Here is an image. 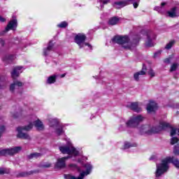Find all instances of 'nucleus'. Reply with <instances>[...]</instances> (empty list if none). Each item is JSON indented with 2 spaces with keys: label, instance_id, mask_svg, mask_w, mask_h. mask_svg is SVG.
<instances>
[{
  "label": "nucleus",
  "instance_id": "f257e3e1",
  "mask_svg": "<svg viewBox=\"0 0 179 179\" xmlns=\"http://www.w3.org/2000/svg\"><path fill=\"white\" fill-rule=\"evenodd\" d=\"M139 40L141 36L139 35H134L129 38L128 36H115L113 38V43L120 44L125 50H135L139 45Z\"/></svg>",
  "mask_w": 179,
  "mask_h": 179
},
{
  "label": "nucleus",
  "instance_id": "f03ea898",
  "mask_svg": "<svg viewBox=\"0 0 179 179\" xmlns=\"http://www.w3.org/2000/svg\"><path fill=\"white\" fill-rule=\"evenodd\" d=\"M170 163H172L176 169H179V161L178 159L174 157H167L162 160L160 164H157V171L155 172V177H160L164 173L169 171L170 169Z\"/></svg>",
  "mask_w": 179,
  "mask_h": 179
},
{
  "label": "nucleus",
  "instance_id": "7ed1b4c3",
  "mask_svg": "<svg viewBox=\"0 0 179 179\" xmlns=\"http://www.w3.org/2000/svg\"><path fill=\"white\" fill-rule=\"evenodd\" d=\"M170 124L166 122H161L158 127H155L150 124H144L139 127V132L141 133L142 135L144 134H147V135H152V134H157L160 132V131H163V129H166V128H170Z\"/></svg>",
  "mask_w": 179,
  "mask_h": 179
},
{
  "label": "nucleus",
  "instance_id": "20e7f679",
  "mask_svg": "<svg viewBox=\"0 0 179 179\" xmlns=\"http://www.w3.org/2000/svg\"><path fill=\"white\" fill-rule=\"evenodd\" d=\"M59 150L63 155H69L74 156V157L79 156V151L78 149L73 147V144H72V142H71L69 140L67 141L66 145L59 146Z\"/></svg>",
  "mask_w": 179,
  "mask_h": 179
},
{
  "label": "nucleus",
  "instance_id": "39448f33",
  "mask_svg": "<svg viewBox=\"0 0 179 179\" xmlns=\"http://www.w3.org/2000/svg\"><path fill=\"white\" fill-rule=\"evenodd\" d=\"M85 171H83L80 173L78 177L72 176L71 174H64V177L65 179H85V177L89 176L92 173V170H93V165L90 163H87L83 165Z\"/></svg>",
  "mask_w": 179,
  "mask_h": 179
},
{
  "label": "nucleus",
  "instance_id": "423d86ee",
  "mask_svg": "<svg viewBox=\"0 0 179 179\" xmlns=\"http://www.w3.org/2000/svg\"><path fill=\"white\" fill-rule=\"evenodd\" d=\"M33 124L30 122L28 125L24 127H19L17 128V138H20L21 139H27V141H30L31 138L30 136L26 133H23V131H30L33 128Z\"/></svg>",
  "mask_w": 179,
  "mask_h": 179
},
{
  "label": "nucleus",
  "instance_id": "0eeeda50",
  "mask_svg": "<svg viewBox=\"0 0 179 179\" xmlns=\"http://www.w3.org/2000/svg\"><path fill=\"white\" fill-rule=\"evenodd\" d=\"M143 120H145V117L142 115H134L126 122V125L128 128H136Z\"/></svg>",
  "mask_w": 179,
  "mask_h": 179
},
{
  "label": "nucleus",
  "instance_id": "6e6552de",
  "mask_svg": "<svg viewBox=\"0 0 179 179\" xmlns=\"http://www.w3.org/2000/svg\"><path fill=\"white\" fill-rule=\"evenodd\" d=\"M74 41L79 45L80 48H83L85 45H87L92 50V45L85 42L86 41V35L83 34H77L74 38Z\"/></svg>",
  "mask_w": 179,
  "mask_h": 179
},
{
  "label": "nucleus",
  "instance_id": "1a4fd4ad",
  "mask_svg": "<svg viewBox=\"0 0 179 179\" xmlns=\"http://www.w3.org/2000/svg\"><path fill=\"white\" fill-rule=\"evenodd\" d=\"M22 150V147H14L12 148L3 149L0 151V156H13Z\"/></svg>",
  "mask_w": 179,
  "mask_h": 179
},
{
  "label": "nucleus",
  "instance_id": "9d476101",
  "mask_svg": "<svg viewBox=\"0 0 179 179\" xmlns=\"http://www.w3.org/2000/svg\"><path fill=\"white\" fill-rule=\"evenodd\" d=\"M23 83L20 80H14L13 83L10 85V92L11 93H20V90H22V87H23Z\"/></svg>",
  "mask_w": 179,
  "mask_h": 179
},
{
  "label": "nucleus",
  "instance_id": "9b49d317",
  "mask_svg": "<svg viewBox=\"0 0 179 179\" xmlns=\"http://www.w3.org/2000/svg\"><path fill=\"white\" fill-rule=\"evenodd\" d=\"M156 38V35L153 32H149L147 34V39L145 41V47H153L155 43H153V40Z\"/></svg>",
  "mask_w": 179,
  "mask_h": 179
},
{
  "label": "nucleus",
  "instance_id": "f8f14e48",
  "mask_svg": "<svg viewBox=\"0 0 179 179\" xmlns=\"http://www.w3.org/2000/svg\"><path fill=\"white\" fill-rule=\"evenodd\" d=\"M71 157L69 155L67 157H64L58 159L55 164V167L57 169H64V167L66 166V164L65 163V162H66L68 159H71Z\"/></svg>",
  "mask_w": 179,
  "mask_h": 179
},
{
  "label": "nucleus",
  "instance_id": "ddd939ff",
  "mask_svg": "<svg viewBox=\"0 0 179 179\" xmlns=\"http://www.w3.org/2000/svg\"><path fill=\"white\" fill-rule=\"evenodd\" d=\"M169 17H178L179 16V5L172 8L169 11L167 12Z\"/></svg>",
  "mask_w": 179,
  "mask_h": 179
},
{
  "label": "nucleus",
  "instance_id": "4468645a",
  "mask_svg": "<svg viewBox=\"0 0 179 179\" xmlns=\"http://www.w3.org/2000/svg\"><path fill=\"white\" fill-rule=\"evenodd\" d=\"M16 27H17V20H13L8 22L7 27L3 31V33H7L9 30H15Z\"/></svg>",
  "mask_w": 179,
  "mask_h": 179
},
{
  "label": "nucleus",
  "instance_id": "2eb2a0df",
  "mask_svg": "<svg viewBox=\"0 0 179 179\" xmlns=\"http://www.w3.org/2000/svg\"><path fill=\"white\" fill-rule=\"evenodd\" d=\"M22 69H23V67L20 66H17L13 69V71L11 72V76L13 79H16V78H19L20 73L23 72Z\"/></svg>",
  "mask_w": 179,
  "mask_h": 179
},
{
  "label": "nucleus",
  "instance_id": "dca6fc26",
  "mask_svg": "<svg viewBox=\"0 0 179 179\" xmlns=\"http://www.w3.org/2000/svg\"><path fill=\"white\" fill-rule=\"evenodd\" d=\"M145 75H146V66L143 65V68H142L141 71L134 73V80H136V82H139V78H141V76H143Z\"/></svg>",
  "mask_w": 179,
  "mask_h": 179
},
{
  "label": "nucleus",
  "instance_id": "f3484780",
  "mask_svg": "<svg viewBox=\"0 0 179 179\" xmlns=\"http://www.w3.org/2000/svg\"><path fill=\"white\" fill-rule=\"evenodd\" d=\"M146 110L148 113H155L157 110V103L153 101H150L147 105Z\"/></svg>",
  "mask_w": 179,
  "mask_h": 179
},
{
  "label": "nucleus",
  "instance_id": "a211bd4d",
  "mask_svg": "<svg viewBox=\"0 0 179 179\" xmlns=\"http://www.w3.org/2000/svg\"><path fill=\"white\" fill-rule=\"evenodd\" d=\"M127 107L136 113H141V111H142V108L139 107L137 102L129 103Z\"/></svg>",
  "mask_w": 179,
  "mask_h": 179
},
{
  "label": "nucleus",
  "instance_id": "6ab92c4d",
  "mask_svg": "<svg viewBox=\"0 0 179 179\" xmlns=\"http://www.w3.org/2000/svg\"><path fill=\"white\" fill-rule=\"evenodd\" d=\"M54 50V43H52V41H50L48 47L46 48L43 49V55L45 57H47V55H50V51H52Z\"/></svg>",
  "mask_w": 179,
  "mask_h": 179
},
{
  "label": "nucleus",
  "instance_id": "aec40b11",
  "mask_svg": "<svg viewBox=\"0 0 179 179\" xmlns=\"http://www.w3.org/2000/svg\"><path fill=\"white\" fill-rule=\"evenodd\" d=\"M57 78H59V74H53L48 78L46 83L48 85H52V83H55V82H57Z\"/></svg>",
  "mask_w": 179,
  "mask_h": 179
},
{
  "label": "nucleus",
  "instance_id": "412c9836",
  "mask_svg": "<svg viewBox=\"0 0 179 179\" xmlns=\"http://www.w3.org/2000/svg\"><path fill=\"white\" fill-rule=\"evenodd\" d=\"M49 125L52 128H57V127L59 126V120L57 117L51 118L49 120Z\"/></svg>",
  "mask_w": 179,
  "mask_h": 179
},
{
  "label": "nucleus",
  "instance_id": "4be33fe9",
  "mask_svg": "<svg viewBox=\"0 0 179 179\" xmlns=\"http://www.w3.org/2000/svg\"><path fill=\"white\" fill-rule=\"evenodd\" d=\"M34 125L38 131H43L44 129V124L40 120L34 121Z\"/></svg>",
  "mask_w": 179,
  "mask_h": 179
},
{
  "label": "nucleus",
  "instance_id": "5701e85b",
  "mask_svg": "<svg viewBox=\"0 0 179 179\" xmlns=\"http://www.w3.org/2000/svg\"><path fill=\"white\" fill-rule=\"evenodd\" d=\"M120 22V18L118 17H113L108 21V24L110 26H115V24H118Z\"/></svg>",
  "mask_w": 179,
  "mask_h": 179
},
{
  "label": "nucleus",
  "instance_id": "b1692460",
  "mask_svg": "<svg viewBox=\"0 0 179 179\" xmlns=\"http://www.w3.org/2000/svg\"><path fill=\"white\" fill-rule=\"evenodd\" d=\"M55 132L57 135L59 136L64 134V126L62 124H59V126L55 127Z\"/></svg>",
  "mask_w": 179,
  "mask_h": 179
},
{
  "label": "nucleus",
  "instance_id": "393cba45",
  "mask_svg": "<svg viewBox=\"0 0 179 179\" xmlns=\"http://www.w3.org/2000/svg\"><path fill=\"white\" fill-rule=\"evenodd\" d=\"M15 59V55H10L8 56H6L4 58V61L7 63V64H10V62H12V61Z\"/></svg>",
  "mask_w": 179,
  "mask_h": 179
},
{
  "label": "nucleus",
  "instance_id": "a878e982",
  "mask_svg": "<svg viewBox=\"0 0 179 179\" xmlns=\"http://www.w3.org/2000/svg\"><path fill=\"white\" fill-rule=\"evenodd\" d=\"M137 146L136 143H131L128 142H125L124 144V149H129V148H135Z\"/></svg>",
  "mask_w": 179,
  "mask_h": 179
},
{
  "label": "nucleus",
  "instance_id": "bb28decb",
  "mask_svg": "<svg viewBox=\"0 0 179 179\" xmlns=\"http://www.w3.org/2000/svg\"><path fill=\"white\" fill-rule=\"evenodd\" d=\"M38 157H41V153L34 152L29 155V159H38Z\"/></svg>",
  "mask_w": 179,
  "mask_h": 179
},
{
  "label": "nucleus",
  "instance_id": "cd10ccee",
  "mask_svg": "<svg viewBox=\"0 0 179 179\" xmlns=\"http://www.w3.org/2000/svg\"><path fill=\"white\" fill-rule=\"evenodd\" d=\"M110 0H98V4H99L101 9H103L104 5H107V3L110 2Z\"/></svg>",
  "mask_w": 179,
  "mask_h": 179
},
{
  "label": "nucleus",
  "instance_id": "c85d7f7f",
  "mask_svg": "<svg viewBox=\"0 0 179 179\" xmlns=\"http://www.w3.org/2000/svg\"><path fill=\"white\" fill-rule=\"evenodd\" d=\"M57 27L59 29H65L68 27V23L66 21H63L57 24Z\"/></svg>",
  "mask_w": 179,
  "mask_h": 179
},
{
  "label": "nucleus",
  "instance_id": "c756f323",
  "mask_svg": "<svg viewBox=\"0 0 179 179\" xmlns=\"http://www.w3.org/2000/svg\"><path fill=\"white\" fill-rule=\"evenodd\" d=\"M69 169L71 170H78V171L80 172V168L78 167L77 164H70L69 165Z\"/></svg>",
  "mask_w": 179,
  "mask_h": 179
},
{
  "label": "nucleus",
  "instance_id": "7c9ffc66",
  "mask_svg": "<svg viewBox=\"0 0 179 179\" xmlns=\"http://www.w3.org/2000/svg\"><path fill=\"white\" fill-rule=\"evenodd\" d=\"M178 66H179L178 63H173L171 66L170 71L174 72V71H177V68H178Z\"/></svg>",
  "mask_w": 179,
  "mask_h": 179
},
{
  "label": "nucleus",
  "instance_id": "2f4dec72",
  "mask_svg": "<svg viewBox=\"0 0 179 179\" xmlns=\"http://www.w3.org/2000/svg\"><path fill=\"white\" fill-rule=\"evenodd\" d=\"M174 44H176V41H170L165 46L166 50H170L171 48V47H173V45H174Z\"/></svg>",
  "mask_w": 179,
  "mask_h": 179
},
{
  "label": "nucleus",
  "instance_id": "473e14b6",
  "mask_svg": "<svg viewBox=\"0 0 179 179\" xmlns=\"http://www.w3.org/2000/svg\"><path fill=\"white\" fill-rule=\"evenodd\" d=\"M173 58H174V55H171V56H169V57L165 59L164 60V62L165 64H170V62H171V60L173 59Z\"/></svg>",
  "mask_w": 179,
  "mask_h": 179
},
{
  "label": "nucleus",
  "instance_id": "72a5a7b5",
  "mask_svg": "<svg viewBox=\"0 0 179 179\" xmlns=\"http://www.w3.org/2000/svg\"><path fill=\"white\" fill-rule=\"evenodd\" d=\"M9 173V170L6 168H0V174H8Z\"/></svg>",
  "mask_w": 179,
  "mask_h": 179
},
{
  "label": "nucleus",
  "instance_id": "f704fd0d",
  "mask_svg": "<svg viewBox=\"0 0 179 179\" xmlns=\"http://www.w3.org/2000/svg\"><path fill=\"white\" fill-rule=\"evenodd\" d=\"M148 75H150V78H155L156 76V73L153 71V69H150L148 71Z\"/></svg>",
  "mask_w": 179,
  "mask_h": 179
},
{
  "label": "nucleus",
  "instance_id": "c9c22d12",
  "mask_svg": "<svg viewBox=\"0 0 179 179\" xmlns=\"http://www.w3.org/2000/svg\"><path fill=\"white\" fill-rule=\"evenodd\" d=\"M178 138H177V137H173V138H171V143L172 144V145H176V143H177V142H178Z\"/></svg>",
  "mask_w": 179,
  "mask_h": 179
},
{
  "label": "nucleus",
  "instance_id": "e433bc0d",
  "mask_svg": "<svg viewBox=\"0 0 179 179\" xmlns=\"http://www.w3.org/2000/svg\"><path fill=\"white\" fill-rule=\"evenodd\" d=\"M173 153L174 155H179V144L175 146Z\"/></svg>",
  "mask_w": 179,
  "mask_h": 179
},
{
  "label": "nucleus",
  "instance_id": "4c0bfd02",
  "mask_svg": "<svg viewBox=\"0 0 179 179\" xmlns=\"http://www.w3.org/2000/svg\"><path fill=\"white\" fill-rule=\"evenodd\" d=\"M5 126L4 125H1L0 126V138L1 136H2V134H3V132H5Z\"/></svg>",
  "mask_w": 179,
  "mask_h": 179
},
{
  "label": "nucleus",
  "instance_id": "58836bf2",
  "mask_svg": "<svg viewBox=\"0 0 179 179\" xmlns=\"http://www.w3.org/2000/svg\"><path fill=\"white\" fill-rule=\"evenodd\" d=\"M22 114L23 113L21 111L17 112L16 114L13 115V117H14V118H19V117H22Z\"/></svg>",
  "mask_w": 179,
  "mask_h": 179
},
{
  "label": "nucleus",
  "instance_id": "ea45409f",
  "mask_svg": "<svg viewBox=\"0 0 179 179\" xmlns=\"http://www.w3.org/2000/svg\"><path fill=\"white\" fill-rule=\"evenodd\" d=\"M171 136H174V135L176 134L177 132V129L173 127H171Z\"/></svg>",
  "mask_w": 179,
  "mask_h": 179
},
{
  "label": "nucleus",
  "instance_id": "a19ab883",
  "mask_svg": "<svg viewBox=\"0 0 179 179\" xmlns=\"http://www.w3.org/2000/svg\"><path fill=\"white\" fill-rule=\"evenodd\" d=\"M162 54V51H158L157 52H155L154 54V58H157V57H159V55H160Z\"/></svg>",
  "mask_w": 179,
  "mask_h": 179
},
{
  "label": "nucleus",
  "instance_id": "79ce46f5",
  "mask_svg": "<svg viewBox=\"0 0 179 179\" xmlns=\"http://www.w3.org/2000/svg\"><path fill=\"white\" fill-rule=\"evenodd\" d=\"M0 45L1 47H3L5 45V41L2 38H0Z\"/></svg>",
  "mask_w": 179,
  "mask_h": 179
},
{
  "label": "nucleus",
  "instance_id": "37998d69",
  "mask_svg": "<svg viewBox=\"0 0 179 179\" xmlns=\"http://www.w3.org/2000/svg\"><path fill=\"white\" fill-rule=\"evenodd\" d=\"M134 8H135V9H136V8H138V6H139V4L138 3H134Z\"/></svg>",
  "mask_w": 179,
  "mask_h": 179
},
{
  "label": "nucleus",
  "instance_id": "c03bdc74",
  "mask_svg": "<svg viewBox=\"0 0 179 179\" xmlns=\"http://www.w3.org/2000/svg\"><path fill=\"white\" fill-rule=\"evenodd\" d=\"M156 159V155H152L150 157V160H155Z\"/></svg>",
  "mask_w": 179,
  "mask_h": 179
},
{
  "label": "nucleus",
  "instance_id": "a18cd8bd",
  "mask_svg": "<svg viewBox=\"0 0 179 179\" xmlns=\"http://www.w3.org/2000/svg\"><path fill=\"white\" fill-rule=\"evenodd\" d=\"M6 20H5V18L2 17V16H0V22H1L2 23H3V22H5Z\"/></svg>",
  "mask_w": 179,
  "mask_h": 179
},
{
  "label": "nucleus",
  "instance_id": "49530a36",
  "mask_svg": "<svg viewBox=\"0 0 179 179\" xmlns=\"http://www.w3.org/2000/svg\"><path fill=\"white\" fill-rule=\"evenodd\" d=\"M66 76V73H64V74H62V75L59 74V78H65Z\"/></svg>",
  "mask_w": 179,
  "mask_h": 179
},
{
  "label": "nucleus",
  "instance_id": "de8ad7c7",
  "mask_svg": "<svg viewBox=\"0 0 179 179\" xmlns=\"http://www.w3.org/2000/svg\"><path fill=\"white\" fill-rule=\"evenodd\" d=\"M120 131H123L124 130V127H122V125H120L119 127Z\"/></svg>",
  "mask_w": 179,
  "mask_h": 179
},
{
  "label": "nucleus",
  "instance_id": "09e8293b",
  "mask_svg": "<svg viewBox=\"0 0 179 179\" xmlns=\"http://www.w3.org/2000/svg\"><path fill=\"white\" fill-rule=\"evenodd\" d=\"M159 9H160V7H155V10H159Z\"/></svg>",
  "mask_w": 179,
  "mask_h": 179
},
{
  "label": "nucleus",
  "instance_id": "8fccbe9b",
  "mask_svg": "<svg viewBox=\"0 0 179 179\" xmlns=\"http://www.w3.org/2000/svg\"><path fill=\"white\" fill-rule=\"evenodd\" d=\"M166 5V3L163 2L161 3V6H164Z\"/></svg>",
  "mask_w": 179,
  "mask_h": 179
},
{
  "label": "nucleus",
  "instance_id": "3c124183",
  "mask_svg": "<svg viewBox=\"0 0 179 179\" xmlns=\"http://www.w3.org/2000/svg\"><path fill=\"white\" fill-rule=\"evenodd\" d=\"M50 164H48V165H44V167H50Z\"/></svg>",
  "mask_w": 179,
  "mask_h": 179
},
{
  "label": "nucleus",
  "instance_id": "603ef678",
  "mask_svg": "<svg viewBox=\"0 0 179 179\" xmlns=\"http://www.w3.org/2000/svg\"><path fill=\"white\" fill-rule=\"evenodd\" d=\"M174 78L177 79V76L176 75L174 76Z\"/></svg>",
  "mask_w": 179,
  "mask_h": 179
},
{
  "label": "nucleus",
  "instance_id": "864d4df0",
  "mask_svg": "<svg viewBox=\"0 0 179 179\" xmlns=\"http://www.w3.org/2000/svg\"><path fill=\"white\" fill-rule=\"evenodd\" d=\"M21 177H24V174H22V175H21Z\"/></svg>",
  "mask_w": 179,
  "mask_h": 179
},
{
  "label": "nucleus",
  "instance_id": "5fc2aeb1",
  "mask_svg": "<svg viewBox=\"0 0 179 179\" xmlns=\"http://www.w3.org/2000/svg\"><path fill=\"white\" fill-rule=\"evenodd\" d=\"M32 118H36V116H32Z\"/></svg>",
  "mask_w": 179,
  "mask_h": 179
},
{
  "label": "nucleus",
  "instance_id": "6e6d98bb",
  "mask_svg": "<svg viewBox=\"0 0 179 179\" xmlns=\"http://www.w3.org/2000/svg\"><path fill=\"white\" fill-rule=\"evenodd\" d=\"M3 34H0V36H2Z\"/></svg>",
  "mask_w": 179,
  "mask_h": 179
},
{
  "label": "nucleus",
  "instance_id": "4d7b16f0",
  "mask_svg": "<svg viewBox=\"0 0 179 179\" xmlns=\"http://www.w3.org/2000/svg\"><path fill=\"white\" fill-rule=\"evenodd\" d=\"M0 89H2V87H0Z\"/></svg>",
  "mask_w": 179,
  "mask_h": 179
},
{
  "label": "nucleus",
  "instance_id": "13d9d810",
  "mask_svg": "<svg viewBox=\"0 0 179 179\" xmlns=\"http://www.w3.org/2000/svg\"><path fill=\"white\" fill-rule=\"evenodd\" d=\"M0 83H1V80H0Z\"/></svg>",
  "mask_w": 179,
  "mask_h": 179
}]
</instances>
